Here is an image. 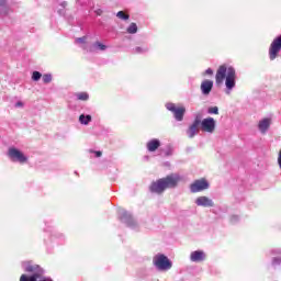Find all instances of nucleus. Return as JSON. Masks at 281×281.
Returning a JSON list of instances; mask_svg holds the SVG:
<instances>
[{"label": "nucleus", "instance_id": "nucleus-1", "mask_svg": "<svg viewBox=\"0 0 281 281\" xmlns=\"http://www.w3.org/2000/svg\"><path fill=\"white\" fill-rule=\"evenodd\" d=\"M215 82L217 87H221V85L225 82L226 89L232 91V89L236 87V69L227 64H223L216 71Z\"/></svg>", "mask_w": 281, "mask_h": 281}, {"label": "nucleus", "instance_id": "nucleus-2", "mask_svg": "<svg viewBox=\"0 0 281 281\" xmlns=\"http://www.w3.org/2000/svg\"><path fill=\"white\" fill-rule=\"evenodd\" d=\"M177 183H179V177L167 176L166 178L153 182L150 184V191L156 192V194H161V192L168 190V188H177Z\"/></svg>", "mask_w": 281, "mask_h": 281}, {"label": "nucleus", "instance_id": "nucleus-3", "mask_svg": "<svg viewBox=\"0 0 281 281\" xmlns=\"http://www.w3.org/2000/svg\"><path fill=\"white\" fill-rule=\"evenodd\" d=\"M154 265L160 271H168V269H172V261H170L166 255H156L154 257Z\"/></svg>", "mask_w": 281, "mask_h": 281}, {"label": "nucleus", "instance_id": "nucleus-4", "mask_svg": "<svg viewBox=\"0 0 281 281\" xmlns=\"http://www.w3.org/2000/svg\"><path fill=\"white\" fill-rule=\"evenodd\" d=\"M166 109L173 113L177 122H183V115H186V106L177 105L175 103H167Z\"/></svg>", "mask_w": 281, "mask_h": 281}, {"label": "nucleus", "instance_id": "nucleus-5", "mask_svg": "<svg viewBox=\"0 0 281 281\" xmlns=\"http://www.w3.org/2000/svg\"><path fill=\"white\" fill-rule=\"evenodd\" d=\"M8 156L12 161H19L20 164H25V161H27L25 154L14 147L9 148Z\"/></svg>", "mask_w": 281, "mask_h": 281}, {"label": "nucleus", "instance_id": "nucleus-6", "mask_svg": "<svg viewBox=\"0 0 281 281\" xmlns=\"http://www.w3.org/2000/svg\"><path fill=\"white\" fill-rule=\"evenodd\" d=\"M281 50V35L273 40L269 48L270 60H276Z\"/></svg>", "mask_w": 281, "mask_h": 281}, {"label": "nucleus", "instance_id": "nucleus-7", "mask_svg": "<svg viewBox=\"0 0 281 281\" xmlns=\"http://www.w3.org/2000/svg\"><path fill=\"white\" fill-rule=\"evenodd\" d=\"M210 188V183L205 179L195 180L191 186V192H203V190H207Z\"/></svg>", "mask_w": 281, "mask_h": 281}, {"label": "nucleus", "instance_id": "nucleus-8", "mask_svg": "<svg viewBox=\"0 0 281 281\" xmlns=\"http://www.w3.org/2000/svg\"><path fill=\"white\" fill-rule=\"evenodd\" d=\"M200 124L204 133H214V128H216V121L212 117L204 119Z\"/></svg>", "mask_w": 281, "mask_h": 281}, {"label": "nucleus", "instance_id": "nucleus-9", "mask_svg": "<svg viewBox=\"0 0 281 281\" xmlns=\"http://www.w3.org/2000/svg\"><path fill=\"white\" fill-rule=\"evenodd\" d=\"M199 126H201V120L195 119L187 131V134L189 135V137H194V135H198Z\"/></svg>", "mask_w": 281, "mask_h": 281}, {"label": "nucleus", "instance_id": "nucleus-10", "mask_svg": "<svg viewBox=\"0 0 281 281\" xmlns=\"http://www.w3.org/2000/svg\"><path fill=\"white\" fill-rule=\"evenodd\" d=\"M213 87H214V81L206 79L201 83V91L204 95H210V92L212 91Z\"/></svg>", "mask_w": 281, "mask_h": 281}, {"label": "nucleus", "instance_id": "nucleus-11", "mask_svg": "<svg viewBox=\"0 0 281 281\" xmlns=\"http://www.w3.org/2000/svg\"><path fill=\"white\" fill-rule=\"evenodd\" d=\"M196 205H200L202 207H213L214 202L207 196H200L195 200Z\"/></svg>", "mask_w": 281, "mask_h": 281}, {"label": "nucleus", "instance_id": "nucleus-12", "mask_svg": "<svg viewBox=\"0 0 281 281\" xmlns=\"http://www.w3.org/2000/svg\"><path fill=\"white\" fill-rule=\"evenodd\" d=\"M190 258L192 262H203L205 260V252L203 250H195L191 252Z\"/></svg>", "mask_w": 281, "mask_h": 281}, {"label": "nucleus", "instance_id": "nucleus-13", "mask_svg": "<svg viewBox=\"0 0 281 281\" xmlns=\"http://www.w3.org/2000/svg\"><path fill=\"white\" fill-rule=\"evenodd\" d=\"M25 271H27V273H43V270L41 269V266L38 265H34L32 262H25Z\"/></svg>", "mask_w": 281, "mask_h": 281}, {"label": "nucleus", "instance_id": "nucleus-14", "mask_svg": "<svg viewBox=\"0 0 281 281\" xmlns=\"http://www.w3.org/2000/svg\"><path fill=\"white\" fill-rule=\"evenodd\" d=\"M159 146H161V142L157 138L150 139L147 143V150L149 153H155V150H157V148H159Z\"/></svg>", "mask_w": 281, "mask_h": 281}, {"label": "nucleus", "instance_id": "nucleus-15", "mask_svg": "<svg viewBox=\"0 0 281 281\" xmlns=\"http://www.w3.org/2000/svg\"><path fill=\"white\" fill-rule=\"evenodd\" d=\"M259 131H261V133H266L267 128H269V126H271V119H263L259 122Z\"/></svg>", "mask_w": 281, "mask_h": 281}, {"label": "nucleus", "instance_id": "nucleus-16", "mask_svg": "<svg viewBox=\"0 0 281 281\" xmlns=\"http://www.w3.org/2000/svg\"><path fill=\"white\" fill-rule=\"evenodd\" d=\"M38 280V273H34L33 276L22 274L20 277V281H36Z\"/></svg>", "mask_w": 281, "mask_h": 281}, {"label": "nucleus", "instance_id": "nucleus-17", "mask_svg": "<svg viewBox=\"0 0 281 281\" xmlns=\"http://www.w3.org/2000/svg\"><path fill=\"white\" fill-rule=\"evenodd\" d=\"M79 122L81 124H89V122H91V115H85V114H81L79 116Z\"/></svg>", "mask_w": 281, "mask_h": 281}, {"label": "nucleus", "instance_id": "nucleus-18", "mask_svg": "<svg viewBox=\"0 0 281 281\" xmlns=\"http://www.w3.org/2000/svg\"><path fill=\"white\" fill-rule=\"evenodd\" d=\"M77 100L87 101L89 100V93L87 92H79L76 94Z\"/></svg>", "mask_w": 281, "mask_h": 281}, {"label": "nucleus", "instance_id": "nucleus-19", "mask_svg": "<svg viewBox=\"0 0 281 281\" xmlns=\"http://www.w3.org/2000/svg\"><path fill=\"white\" fill-rule=\"evenodd\" d=\"M116 16H117L119 19H122L123 21H128V18H130L128 13H126V12H124V11H119L117 14H116Z\"/></svg>", "mask_w": 281, "mask_h": 281}, {"label": "nucleus", "instance_id": "nucleus-20", "mask_svg": "<svg viewBox=\"0 0 281 281\" xmlns=\"http://www.w3.org/2000/svg\"><path fill=\"white\" fill-rule=\"evenodd\" d=\"M127 32H128V34H136V33H137V24L132 23V24L127 27Z\"/></svg>", "mask_w": 281, "mask_h": 281}, {"label": "nucleus", "instance_id": "nucleus-21", "mask_svg": "<svg viewBox=\"0 0 281 281\" xmlns=\"http://www.w3.org/2000/svg\"><path fill=\"white\" fill-rule=\"evenodd\" d=\"M42 76L43 75H41V72L34 71L32 75V80L38 81V80H41Z\"/></svg>", "mask_w": 281, "mask_h": 281}, {"label": "nucleus", "instance_id": "nucleus-22", "mask_svg": "<svg viewBox=\"0 0 281 281\" xmlns=\"http://www.w3.org/2000/svg\"><path fill=\"white\" fill-rule=\"evenodd\" d=\"M42 80L45 85H48V82H52V75H44Z\"/></svg>", "mask_w": 281, "mask_h": 281}, {"label": "nucleus", "instance_id": "nucleus-23", "mask_svg": "<svg viewBox=\"0 0 281 281\" xmlns=\"http://www.w3.org/2000/svg\"><path fill=\"white\" fill-rule=\"evenodd\" d=\"M209 113L214 114V115H218V108L217 106L210 108Z\"/></svg>", "mask_w": 281, "mask_h": 281}, {"label": "nucleus", "instance_id": "nucleus-24", "mask_svg": "<svg viewBox=\"0 0 281 281\" xmlns=\"http://www.w3.org/2000/svg\"><path fill=\"white\" fill-rule=\"evenodd\" d=\"M90 153L94 155V157H102V151H95L93 149H90Z\"/></svg>", "mask_w": 281, "mask_h": 281}, {"label": "nucleus", "instance_id": "nucleus-25", "mask_svg": "<svg viewBox=\"0 0 281 281\" xmlns=\"http://www.w3.org/2000/svg\"><path fill=\"white\" fill-rule=\"evenodd\" d=\"M97 45H98V47H99L102 52H104V49H106V45H104V44L97 43Z\"/></svg>", "mask_w": 281, "mask_h": 281}, {"label": "nucleus", "instance_id": "nucleus-26", "mask_svg": "<svg viewBox=\"0 0 281 281\" xmlns=\"http://www.w3.org/2000/svg\"><path fill=\"white\" fill-rule=\"evenodd\" d=\"M205 74H206L207 76H213V75H214V70H212V68H207L206 71H205Z\"/></svg>", "mask_w": 281, "mask_h": 281}, {"label": "nucleus", "instance_id": "nucleus-27", "mask_svg": "<svg viewBox=\"0 0 281 281\" xmlns=\"http://www.w3.org/2000/svg\"><path fill=\"white\" fill-rule=\"evenodd\" d=\"M278 164H279V166H280V168H281V149H280V151H279Z\"/></svg>", "mask_w": 281, "mask_h": 281}, {"label": "nucleus", "instance_id": "nucleus-28", "mask_svg": "<svg viewBox=\"0 0 281 281\" xmlns=\"http://www.w3.org/2000/svg\"><path fill=\"white\" fill-rule=\"evenodd\" d=\"M40 281H54V280H52L50 278L44 277V278L40 279Z\"/></svg>", "mask_w": 281, "mask_h": 281}, {"label": "nucleus", "instance_id": "nucleus-29", "mask_svg": "<svg viewBox=\"0 0 281 281\" xmlns=\"http://www.w3.org/2000/svg\"><path fill=\"white\" fill-rule=\"evenodd\" d=\"M18 106H22V104H21V103H18Z\"/></svg>", "mask_w": 281, "mask_h": 281}]
</instances>
